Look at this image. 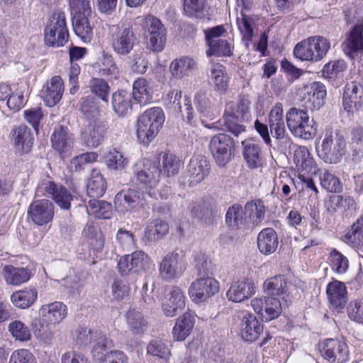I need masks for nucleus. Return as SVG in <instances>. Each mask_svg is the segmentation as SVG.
Masks as SVG:
<instances>
[{
  "instance_id": "1",
  "label": "nucleus",
  "mask_w": 363,
  "mask_h": 363,
  "mask_svg": "<svg viewBox=\"0 0 363 363\" xmlns=\"http://www.w3.org/2000/svg\"><path fill=\"white\" fill-rule=\"evenodd\" d=\"M162 172L159 161L144 159L137 162L134 169L133 179L135 184L143 189V199H158L155 188L160 181Z\"/></svg>"
},
{
  "instance_id": "2",
  "label": "nucleus",
  "mask_w": 363,
  "mask_h": 363,
  "mask_svg": "<svg viewBox=\"0 0 363 363\" xmlns=\"http://www.w3.org/2000/svg\"><path fill=\"white\" fill-rule=\"evenodd\" d=\"M250 106L251 101L247 95H240L236 103L228 104L223 116V130L235 137L245 133V126L240 123H244L250 119Z\"/></svg>"
},
{
  "instance_id": "3",
  "label": "nucleus",
  "mask_w": 363,
  "mask_h": 363,
  "mask_svg": "<svg viewBox=\"0 0 363 363\" xmlns=\"http://www.w3.org/2000/svg\"><path fill=\"white\" fill-rule=\"evenodd\" d=\"M346 142L344 135L337 129L326 128L321 139L317 154L324 162L337 164L341 162L345 154Z\"/></svg>"
},
{
  "instance_id": "4",
  "label": "nucleus",
  "mask_w": 363,
  "mask_h": 363,
  "mask_svg": "<svg viewBox=\"0 0 363 363\" xmlns=\"http://www.w3.org/2000/svg\"><path fill=\"white\" fill-rule=\"evenodd\" d=\"M165 121L163 110L160 107L147 109L138 120L137 137L139 142L147 146L157 135Z\"/></svg>"
},
{
  "instance_id": "5",
  "label": "nucleus",
  "mask_w": 363,
  "mask_h": 363,
  "mask_svg": "<svg viewBox=\"0 0 363 363\" xmlns=\"http://www.w3.org/2000/svg\"><path fill=\"white\" fill-rule=\"evenodd\" d=\"M286 121L291 134L304 140L312 139L316 134V128L313 119L303 109L291 108L286 114Z\"/></svg>"
},
{
  "instance_id": "6",
  "label": "nucleus",
  "mask_w": 363,
  "mask_h": 363,
  "mask_svg": "<svg viewBox=\"0 0 363 363\" xmlns=\"http://www.w3.org/2000/svg\"><path fill=\"white\" fill-rule=\"evenodd\" d=\"M68 38L69 33L65 14L62 11H56L52 14L45 28V43L51 47H62L68 41Z\"/></svg>"
},
{
  "instance_id": "7",
  "label": "nucleus",
  "mask_w": 363,
  "mask_h": 363,
  "mask_svg": "<svg viewBox=\"0 0 363 363\" xmlns=\"http://www.w3.org/2000/svg\"><path fill=\"white\" fill-rule=\"evenodd\" d=\"M109 41L113 50L123 57L129 55L138 43V38L131 26L113 27Z\"/></svg>"
},
{
  "instance_id": "8",
  "label": "nucleus",
  "mask_w": 363,
  "mask_h": 363,
  "mask_svg": "<svg viewBox=\"0 0 363 363\" xmlns=\"http://www.w3.org/2000/svg\"><path fill=\"white\" fill-rule=\"evenodd\" d=\"M118 267L122 276L139 274L143 272L152 269L154 264L146 253L137 250L130 255L121 257L118 263Z\"/></svg>"
},
{
  "instance_id": "9",
  "label": "nucleus",
  "mask_w": 363,
  "mask_h": 363,
  "mask_svg": "<svg viewBox=\"0 0 363 363\" xmlns=\"http://www.w3.org/2000/svg\"><path fill=\"white\" fill-rule=\"evenodd\" d=\"M36 195L50 197L62 208L69 210L73 195L62 185L57 184L46 177L38 185Z\"/></svg>"
},
{
  "instance_id": "10",
  "label": "nucleus",
  "mask_w": 363,
  "mask_h": 363,
  "mask_svg": "<svg viewBox=\"0 0 363 363\" xmlns=\"http://www.w3.org/2000/svg\"><path fill=\"white\" fill-rule=\"evenodd\" d=\"M291 302V296H286L281 299L271 296L255 298L251 303L255 311L268 321L278 318L283 308L287 307Z\"/></svg>"
},
{
  "instance_id": "11",
  "label": "nucleus",
  "mask_w": 363,
  "mask_h": 363,
  "mask_svg": "<svg viewBox=\"0 0 363 363\" xmlns=\"http://www.w3.org/2000/svg\"><path fill=\"white\" fill-rule=\"evenodd\" d=\"M208 147L219 167H225L233 157L234 140L227 134L219 133L212 137Z\"/></svg>"
},
{
  "instance_id": "12",
  "label": "nucleus",
  "mask_w": 363,
  "mask_h": 363,
  "mask_svg": "<svg viewBox=\"0 0 363 363\" xmlns=\"http://www.w3.org/2000/svg\"><path fill=\"white\" fill-rule=\"evenodd\" d=\"M144 26L147 48L153 52L162 51L167 42V30L161 21L153 16H148L145 19Z\"/></svg>"
},
{
  "instance_id": "13",
  "label": "nucleus",
  "mask_w": 363,
  "mask_h": 363,
  "mask_svg": "<svg viewBox=\"0 0 363 363\" xmlns=\"http://www.w3.org/2000/svg\"><path fill=\"white\" fill-rule=\"evenodd\" d=\"M184 263L182 251L174 250L167 253L159 265L161 277L169 281L179 278L184 269Z\"/></svg>"
},
{
  "instance_id": "14",
  "label": "nucleus",
  "mask_w": 363,
  "mask_h": 363,
  "mask_svg": "<svg viewBox=\"0 0 363 363\" xmlns=\"http://www.w3.org/2000/svg\"><path fill=\"white\" fill-rule=\"evenodd\" d=\"M219 291V283L211 277L200 278L193 281L189 289V294L196 303L207 301Z\"/></svg>"
},
{
  "instance_id": "15",
  "label": "nucleus",
  "mask_w": 363,
  "mask_h": 363,
  "mask_svg": "<svg viewBox=\"0 0 363 363\" xmlns=\"http://www.w3.org/2000/svg\"><path fill=\"white\" fill-rule=\"evenodd\" d=\"M322 356L330 363H346L349 359L347 344L337 339H328L320 345Z\"/></svg>"
},
{
  "instance_id": "16",
  "label": "nucleus",
  "mask_w": 363,
  "mask_h": 363,
  "mask_svg": "<svg viewBox=\"0 0 363 363\" xmlns=\"http://www.w3.org/2000/svg\"><path fill=\"white\" fill-rule=\"evenodd\" d=\"M28 214L35 224L42 226L53 219L55 206L50 201L45 199L35 200L30 204Z\"/></svg>"
},
{
  "instance_id": "17",
  "label": "nucleus",
  "mask_w": 363,
  "mask_h": 363,
  "mask_svg": "<svg viewBox=\"0 0 363 363\" xmlns=\"http://www.w3.org/2000/svg\"><path fill=\"white\" fill-rule=\"evenodd\" d=\"M186 296L184 291L178 286H172L167 290L162 308L164 313L169 317L177 315L185 307Z\"/></svg>"
},
{
  "instance_id": "18",
  "label": "nucleus",
  "mask_w": 363,
  "mask_h": 363,
  "mask_svg": "<svg viewBox=\"0 0 363 363\" xmlns=\"http://www.w3.org/2000/svg\"><path fill=\"white\" fill-rule=\"evenodd\" d=\"M255 289L252 278L242 277L232 283L226 292V296L229 301L240 303L251 298L255 293Z\"/></svg>"
},
{
  "instance_id": "19",
  "label": "nucleus",
  "mask_w": 363,
  "mask_h": 363,
  "mask_svg": "<svg viewBox=\"0 0 363 363\" xmlns=\"http://www.w3.org/2000/svg\"><path fill=\"white\" fill-rule=\"evenodd\" d=\"M363 104V87L355 82L345 85L342 95L344 109L349 113H354L359 110Z\"/></svg>"
},
{
  "instance_id": "20",
  "label": "nucleus",
  "mask_w": 363,
  "mask_h": 363,
  "mask_svg": "<svg viewBox=\"0 0 363 363\" xmlns=\"http://www.w3.org/2000/svg\"><path fill=\"white\" fill-rule=\"evenodd\" d=\"M143 201L150 202L148 199H143L142 192L130 189L118 192L114 199L116 209L121 212L130 211L139 205L143 206Z\"/></svg>"
},
{
  "instance_id": "21",
  "label": "nucleus",
  "mask_w": 363,
  "mask_h": 363,
  "mask_svg": "<svg viewBox=\"0 0 363 363\" xmlns=\"http://www.w3.org/2000/svg\"><path fill=\"white\" fill-rule=\"evenodd\" d=\"M52 147L62 157H66L73 147L74 137L67 128L59 125L51 135Z\"/></svg>"
},
{
  "instance_id": "22",
  "label": "nucleus",
  "mask_w": 363,
  "mask_h": 363,
  "mask_svg": "<svg viewBox=\"0 0 363 363\" xmlns=\"http://www.w3.org/2000/svg\"><path fill=\"white\" fill-rule=\"evenodd\" d=\"M64 91L63 81L59 76H54L40 91V96L45 105L49 107L55 106L62 99Z\"/></svg>"
},
{
  "instance_id": "23",
  "label": "nucleus",
  "mask_w": 363,
  "mask_h": 363,
  "mask_svg": "<svg viewBox=\"0 0 363 363\" xmlns=\"http://www.w3.org/2000/svg\"><path fill=\"white\" fill-rule=\"evenodd\" d=\"M67 306L61 301L44 304L39 309V314L48 324L61 323L67 315Z\"/></svg>"
},
{
  "instance_id": "24",
  "label": "nucleus",
  "mask_w": 363,
  "mask_h": 363,
  "mask_svg": "<svg viewBox=\"0 0 363 363\" xmlns=\"http://www.w3.org/2000/svg\"><path fill=\"white\" fill-rule=\"evenodd\" d=\"M326 294L330 304L337 311L345 308L347 302V291L345 284L333 280L327 285Z\"/></svg>"
},
{
  "instance_id": "25",
  "label": "nucleus",
  "mask_w": 363,
  "mask_h": 363,
  "mask_svg": "<svg viewBox=\"0 0 363 363\" xmlns=\"http://www.w3.org/2000/svg\"><path fill=\"white\" fill-rule=\"evenodd\" d=\"M106 133V126L103 121L94 120L87 129L82 133V140L89 147H96L103 141Z\"/></svg>"
},
{
  "instance_id": "26",
  "label": "nucleus",
  "mask_w": 363,
  "mask_h": 363,
  "mask_svg": "<svg viewBox=\"0 0 363 363\" xmlns=\"http://www.w3.org/2000/svg\"><path fill=\"white\" fill-rule=\"evenodd\" d=\"M198 62L190 56L174 59L169 65V72L176 79H183L193 74L198 69Z\"/></svg>"
},
{
  "instance_id": "27",
  "label": "nucleus",
  "mask_w": 363,
  "mask_h": 363,
  "mask_svg": "<svg viewBox=\"0 0 363 363\" xmlns=\"http://www.w3.org/2000/svg\"><path fill=\"white\" fill-rule=\"evenodd\" d=\"M263 331V325L252 313L244 314L241 322V336L248 342L255 341Z\"/></svg>"
},
{
  "instance_id": "28",
  "label": "nucleus",
  "mask_w": 363,
  "mask_h": 363,
  "mask_svg": "<svg viewBox=\"0 0 363 363\" xmlns=\"http://www.w3.org/2000/svg\"><path fill=\"white\" fill-rule=\"evenodd\" d=\"M210 163L207 158L203 155L194 156L188 164V173L190 183H199L208 174Z\"/></svg>"
},
{
  "instance_id": "29",
  "label": "nucleus",
  "mask_w": 363,
  "mask_h": 363,
  "mask_svg": "<svg viewBox=\"0 0 363 363\" xmlns=\"http://www.w3.org/2000/svg\"><path fill=\"white\" fill-rule=\"evenodd\" d=\"M242 155L247 166L250 169L262 167L264 157L260 146L252 140H247L242 143Z\"/></svg>"
},
{
  "instance_id": "30",
  "label": "nucleus",
  "mask_w": 363,
  "mask_h": 363,
  "mask_svg": "<svg viewBox=\"0 0 363 363\" xmlns=\"http://www.w3.org/2000/svg\"><path fill=\"white\" fill-rule=\"evenodd\" d=\"M132 94L125 90H118L112 94L111 105L118 117H125L132 112Z\"/></svg>"
},
{
  "instance_id": "31",
  "label": "nucleus",
  "mask_w": 363,
  "mask_h": 363,
  "mask_svg": "<svg viewBox=\"0 0 363 363\" xmlns=\"http://www.w3.org/2000/svg\"><path fill=\"white\" fill-rule=\"evenodd\" d=\"M268 123L271 133L277 139H282L285 136L286 128L283 115V106L277 103L270 111Z\"/></svg>"
},
{
  "instance_id": "32",
  "label": "nucleus",
  "mask_w": 363,
  "mask_h": 363,
  "mask_svg": "<svg viewBox=\"0 0 363 363\" xmlns=\"http://www.w3.org/2000/svg\"><path fill=\"white\" fill-rule=\"evenodd\" d=\"M278 245V235L273 228H264L258 234L257 247L262 254L272 255L277 250Z\"/></svg>"
},
{
  "instance_id": "33",
  "label": "nucleus",
  "mask_w": 363,
  "mask_h": 363,
  "mask_svg": "<svg viewBox=\"0 0 363 363\" xmlns=\"http://www.w3.org/2000/svg\"><path fill=\"white\" fill-rule=\"evenodd\" d=\"M363 26L355 25L342 44L345 52L351 57L363 51Z\"/></svg>"
},
{
  "instance_id": "34",
  "label": "nucleus",
  "mask_w": 363,
  "mask_h": 363,
  "mask_svg": "<svg viewBox=\"0 0 363 363\" xmlns=\"http://www.w3.org/2000/svg\"><path fill=\"white\" fill-rule=\"evenodd\" d=\"M125 322L128 330L133 335L143 334L148 328V321L143 313L131 308L125 313Z\"/></svg>"
},
{
  "instance_id": "35",
  "label": "nucleus",
  "mask_w": 363,
  "mask_h": 363,
  "mask_svg": "<svg viewBox=\"0 0 363 363\" xmlns=\"http://www.w3.org/2000/svg\"><path fill=\"white\" fill-rule=\"evenodd\" d=\"M12 140L18 151L27 153L33 146L34 138L30 130L26 125H21L12 130Z\"/></svg>"
},
{
  "instance_id": "36",
  "label": "nucleus",
  "mask_w": 363,
  "mask_h": 363,
  "mask_svg": "<svg viewBox=\"0 0 363 363\" xmlns=\"http://www.w3.org/2000/svg\"><path fill=\"white\" fill-rule=\"evenodd\" d=\"M294 162L298 171L315 173V161L306 146L298 147L294 153Z\"/></svg>"
},
{
  "instance_id": "37",
  "label": "nucleus",
  "mask_w": 363,
  "mask_h": 363,
  "mask_svg": "<svg viewBox=\"0 0 363 363\" xmlns=\"http://www.w3.org/2000/svg\"><path fill=\"white\" fill-rule=\"evenodd\" d=\"M212 96L205 91H198L194 97V102L199 113L203 117L213 119L218 114L212 101Z\"/></svg>"
},
{
  "instance_id": "38",
  "label": "nucleus",
  "mask_w": 363,
  "mask_h": 363,
  "mask_svg": "<svg viewBox=\"0 0 363 363\" xmlns=\"http://www.w3.org/2000/svg\"><path fill=\"white\" fill-rule=\"evenodd\" d=\"M2 274L8 284L18 286L27 282L31 275L30 270L23 267H15L12 265H6Z\"/></svg>"
},
{
  "instance_id": "39",
  "label": "nucleus",
  "mask_w": 363,
  "mask_h": 363,
  "mask_svg": "<svg viewBox=\"0 0 363 363\" xmlns=\"http://www.w3.org/2000/svg\"><path fill=\"white\" fill-rule=\"evenodd\" d=\"M194 316L189 313H184L180 316L173 328V337L177 341L184 340L191 333L194 325Z\"/></svg>"
},
{
  "instance_id": "40",
  "label": "nucleus",
  "mask_w": 363,
  "mask_h": 363,
  "mask_svg": "<svg viewBox=\"0 0 363 363\" xmlns=\"http://www.w3.org/2000/svg\"><path fill=\"white\" fill-rule=\"evenodd\" d=\"M307 102L311 110L320 109L325 103L326 96V89L320 82H313L307 87Z\"/></svg>"
},
{
  "instance_id": "41",
  "label": "nucleus",
  "mask_w": 363,
  "mask_h": 363,
  "mask_svg": "<svg viewBox=\"0 0 363 363\" xmlns=\"http://www.w3.org/2000/svg\"><path fill=\"white\" fill-rule=\"evenodd\" d=\"M263 289L264 293L271 297L290 296L287 291V282L283 276H275L267 279Z\"/></svg>"
},
{
  "instance_id": "42",
  "label": "nucleus",
  "mask_w": 363,
  "mask_h": 363,
  "mask_svg": "<svg viewBox=\"0 0 363 363\" xmlns=\"http://www.w3.org/2000/svg\"><path fill=\"white\" fill-rule=\"evenodd\" d=\"M168 232V223L162 220H156L146 227L143 240L146 244L155 242L162 239Z\"/></svg>"
},
{
  "instance_id": "43",
  "label": "nucleus",
  "mask_w": 363,
  "mask_h": 363,
  "mask_svg": "<svg viewBox=\"0 0 363 363\" xmlns=\"http://www.w3.org/2000/svg\"><path fill=\"white\" fill-rule=\"evenodd\" d=\"M106 190V182L99 170L93 169L86 184L87 194L90 198L101 197Z\"/></svg>"
},
{
  "instance_id": "44",
  "label": "nucleus",
  "mask_w": 363,
  "mask_h": 363,
  "mask_svg": "<svg viewBox=\"0 0 363 363\" xmlns=\"http://www.w3.org/2000/svg\"><path fill=\"white\" fill-rule=\"evenodd\" d=\"M38 298V291L34 288H26L12 294L11 301L17 308L26 309L30 307Z\"/></svg>"
},
{
  "instance_id": "45",
  "label": "nucleus",
  "mask_w": 363,
  "mask_h": 363,
  "mask_svg": "<svg viewBox=\"0 0 363 363\" xmlns=\"http://www.w3.org/2000/svg\"><path fill=\"white\" fill-rule=\"evenodd\" d=\"M61 285L69 296L76 298L81 294L85 281L82 274L73 272L61 280Z\"/></svg>"
},
{
  "instance_id": "46",
  "label": "nucleus",
  "mask_w": 363,
  "mask_h": 363,
  "mask_svg": "<svg viewBox=\"0 0 363 363\" xmlns=\"http://www.w3.org/2000/svg\"><path fill=\"white\" fill-rule=\"evenodd\" d=\"M228 225L235 229H245L247 226V219L242 207L235 204L229 208L225 214Z\"/></svg>"
},
{
  "instance_id": "47",
  "label": "nucleus",
  "mask_w": 363,
  "mask_h": 363,
  "mask_svg": "<svg viewBox=\"0 0 363 363\" xmlns=\"http://www.w3.org/2000/svg\"><path fill=\"white\" fill-rule=\"evenodd\" d=\"M342 240L352 247L363 245V216L354 222L342 237Z\"/></svg>"
},
{
  "instance_id": "48",
  "label": "nucleus",
  "mask_w": 363,
  "mask_h": 363,
  "mask_svg": "<svg viewBox=\"0 0 363 363\" xmlns=\"http://www.w3.org/2000/svg\"><path fill=\"white\" fill-rule=\"evenodd\" d=\"M245 214L253 225L260 224L265 216V206L263 201L256 200L247 202L245 206Z\"/></svg>"
},
{
  "instance_id": "49",
  "label": "nucleus",
  "mask_w": 363,
  "mask_h": 363,
  "mask_svg": "<svg viewBox=\"0 0 363 363\" xmlns=\"http://www.w3.org/2000/svg\"><path fill=\"white\" fill-rule=\"evenodd\" d=\"M132 98L141 104H147L152 99V89L145 78L140 77L133 85Z\"/></svg>"
},
{
  "instance_id": "50",
  "label": "nucleus",
  "mask_w": 363,
  "mask_h": 363,
  "mask_svg": "<svg viewBox=\"0 0 363 363\" xmlns=\"http://www.w3.org/2000/svg\"><path fill=\"white\" fill-rule=\"evenodd\" d=\"M92 342L91 352L96 361L101 359L106 353L110 352L109 349L112 347V341L108 339L102 333L94 332Z\"/></svg>"
},
{
  "instance_id": "51",
  "label": "nucleus",
  "mask_w": 363,
  "mask_h": 363,
  "mask_svg": "<svg viewBox=\"0 0 363 363\" xmlns=\"http://www.w3.org/2000/svg\"><path fill=\"white\" fill-rule=\"evenodd\" d=\"M72 25L75 34L80 38L83 42H91L93 38V31L89 23L88 17L75 16L72 17Z\"/></svg>"
},
{
  "instance_id": "52",
  "label": "nucleus",
  "mask_w": 363,
  "mask_h": 363,
  "mask_svg": "<svg viewBox=\"0 0 363 363\" xmlns=\"http://www.w3.org/2000/svg\"><path fill=\"white\" fill-rule=\"evenodd\" d=\"M87 211L89 214H92L96 218L101 219L110 218L113 213L111 203L104 201L97 200L96 199L89 200Z\"/></svg>"
},
{
  "instance_id": "53",
  "label": "nucleus",
  "mask_w": 363,
  "mask_h": 363,
  "mask_svg": "<svg viewBox=\"0 0 363 363\" xmlns=\"http://www.w3.org/2000/svg\"><path fill=\"white\" fill-rule=\"evenodd\" d=\"M83 233L89 239V243L96 251L101 250L104 246V238L99 226L94 223H88Z\"/></svg>"
},
{
  "instance_id": "54",
  "label": "nucleus",
  "mask_w": 363,
  "mask_h": 363,
  "mask_svg": "<svg viewBox=\"0 0 363 363\" xmlns=\"http://www.w3.org/2000/svg\"><path fill=\"white\" fill-rule=\"evenodd\" d=\"M208 49L206 50V55L208 57L216 56H230L232 55L231 44L226 40L219 39L213 40L208 43Z\"/></svg>"
},
{
  "instance_id": "55",
  "label": "nucleus",
  "mask_w": 363,
  "mask_h": 363,
  "mask_svg": "<svg viewBox=\"0 0 363 363\" xmlns=\"http://www.w3.org/2000/svg\"><path fill=\"white\" fill-rule=\"evenodd\" d=\"M9 332L17 341L26 342L31 339V333L28 326L20 320H13L9 324Z\"/></svg>"
},
{
  "instance_id": "56",
  "label": "nucleus",
  "mask_w": 363,
  "mask_h": 363,
  "mask_svg": "<svg viewBox=\"0 0 363 363\" xmlns=\"http://www.w3.org/2000/svg\"><path fill=\"white\" fill-rule=\"evenodd\" d=\"M147 354L157 357L166 362L169 360L171 356L169 347L163 340L160 339L150 341L147 347Z\"/></svg>"
},
{
  "instance_id": "57",
  "label": "nucleus",
  "mask_w": 363,
  "mask_h": 363,
  "mask_svg": "<svg viewBox=\"0 0 363 363\" xmlns=\"http://www.w3.org/2000/svg\"><path fill=\"white\" fill-rule=\"evenodd\" d=\"M182 167V161L174 155L164 153L162 156L163 173L167 177L177 174Z\"/></svg>"
},
{
  "instance_id": "58",
  "label": "nucleus",
  "mask_w": 363,
  "mask_h": 363,
  "mask_svg": "<svg viewBox=\"0 0 363 363\" xmlns=\"http://www.w3.org/2000/svg\"><path fill=\"white\" fill-rule=\"evenodd\" d=\"M211 79L218 91H225L228 88V77L223 65H214L211 69Z\"/></svg>"
},
{
  "instance_id": "59",
  "label": "nucleus",
  "mask_w": 363,
  "mask_h": 363,
  "mask_svg": "<svg viewBox=\"0 0 363 363\" xmlns=\"http://www.w3.org/2000/svg\"><path fill=\"white\" fill-rule=\"evenodd\" d=\"M313 48L310 39V37L298 43L294 49V55L296 58L302 61H315L316 59L313 52Z\"/></svg>"
},
{
  "instance_id": "60",
  "label": "nucleus",
  "mask_w": 363,
  "mask_h": 363,
  "mask_svg": "<svg viewBox=\"0 0 363 363\" xmlns=\"http://www.w3.org/2000/svg\"><path fill=\"white\" fill-rule=\"evenodd\" d=\"M332 269L338 274H344L349 267L347 258L336 249H333L329 256Z\"/></svg>"
},
{
  "instance_id": "61",
  "label": "nucleus",
  "mask_w": 363,
  "mask_h": 363,
  "mask_svg": "<svg viewBox=\"0 0 363 363\" xmlns=\"http://www.w3.org/2000/svg\"><path fill=\"white\" fill-rule=\"evenodd\" d=\"M80 111L85 117L90 120H96L99 113L98 104L91 96L82 98L80 104Z\"/></svg>"
},
{
  "instance_id": "62",
  "label": "nucleus",
  "mask_w": 363,
  "mask_h": 363,
  "mask_svg": "<svg viewBox=\"0 0 363 363\" xmlns=\"http://www.w3.org/2000/svg\"><path fill=\"white\" fill-rule=\"evenodd\" d=\"M206 0H184V11L186 16L201 18Z\"/></svg>"
},
{
  "instance_id": "63",
  "label": "nucleus",
  "mask_w": 363,
  "mask_h": 363,
  "mask_svg": "<svg viewBox=\"0 0 363 363\" xmlns=\"http://www.w3.org/2000/svg\"><path fill=\"white\" fill-rule=\"evenodd\" d=\"M91 91L99 96L103 101L108 103L110 87L103 79L93 78L89 82Z\"/></svg>"
},
{
  "instance_id": "64",
  "label": "nucleus",
  "mask_w": 363,
  "mask_h": 363,
  "mask_svg": "<svg viewBox=\"0 0 363 363\" xmlns=\"http://www.w3.org/2000/svg\"><path fill=\"white\" fill-rule=\"evenodd\" d=\"M237 24L242 35V40L246 42L250 41L254 35L253 19L244 13H241V17L237 18Z\"/></svg>"
}]
</instances>
